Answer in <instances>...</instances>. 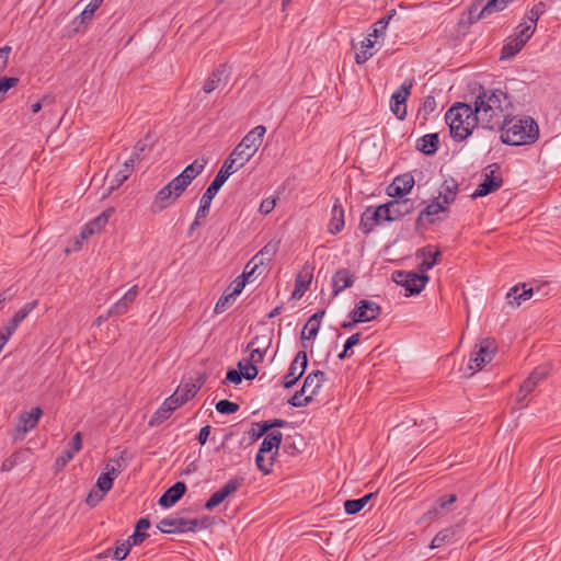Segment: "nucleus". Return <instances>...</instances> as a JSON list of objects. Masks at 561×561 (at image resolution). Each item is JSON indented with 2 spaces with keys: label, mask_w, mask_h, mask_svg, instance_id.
Listing matches in <instances>:
<instances>
[{
  "label": "nucleus",
  "mask_w": 561,
  "mask_h": 561,
  "mask_svg": "<svg viewBox=\"0 0 561 561\" xmlns=\"http://www.w3.org/2000/svg\"><path fill=\"white\" fill-rule=\"evenodd\" d=\"M473 108L476 112L473 118L478 119L483 128L495 130L503 126L505 118L510 117L513 111V96L501 88L485 89L480 84Z\"/></svg>",
  "instance_id": "nucleus-1"
},
{
  "label": "nucleus",
  "mask_w": 561,
  "mask_h": 561,
  "mask_svg": "<svg viewBox=\"0 0 561 561\" xmlns=\"http://www.w3.org/2000/svg\"><path fill=\"white\" fill-rule=\"evenodd\" d=\"M495 130L501 131V141L508 146L530 145L539 138V127L530 116H515L513 111L505 118L503 126Z\"/></svg>",
  "instance_id": "nucleus-2"
},
{
  "label": "nucleus",
  "mask_w": 561,
  "mask_h": 561,
  "mask_svg": "<svg viewBox=\"0 0 561 561\" xmlns=\"http://www.w3.org/2000/svg\"><path fill=\"white\" fill-rule=\"evenodd\" d=\"M474 116L473 105L463 102H456L447 110L445 122L454 140L463 141L472 134L474 127L480 124Z\"/></svg>",
  "instance_id": "nucleus-3"
},
{
  "label": "nucleus",
  "mask_w": 561,
  "mask_h": 561,
  "mask_svg": "<svg viewBox=\"0 0 561 561\" xmlns=\"http://www.w3.org/2000/svg\"><path fill=\"white\" fill-rule=\"evenodd\" d=\"M266 128L257 125L251 129L242 140L233 148L229 157L225 160L224 165H229L230 170L237 172L256 153L263 142Z\"/></svg>",
  "instance_id": "nucleus-4"
},
{
  "label": "nucleus",
  "mask_w": 561,
  "mask_h": 561,
  "mask_svg": "<svg viewBox=\"0 0 561 561\" xmlns=\"http://www.w3.org/2000/svg\"><path fill=\"white\" fill-rule=\"evenodd\" d=\"M233 170L229 169V165H221L220 170L216 174L213 182L209 184V186L206 188L205 193L203 194L201 198V204L198 207V217H207L209 214V208L213 198L217 195L221 186L225 184V182L228 180V178L233 174Z\"/></svg>",
  "instance_id": "nucleus-5"
},
{
  "label": "nucleus",
  "mask_w": 561,
  "mask_h": 561,
  "mask_svg": "<svg viewBox=\"0 0 561 561\" xmlns=\"http://www.w3.org/2000/svg\"><path fill=\"white\" fill-rule=\"evenodd\" d=\"M392 280L407 290V296H412L420 294L424 289L430 277L427 274L412 271H396L392 273Z\"/></svg>",
  "instance_id": "nucleus-6"
},
{
  "label": "nucleus",
  "mask_w": 561,
  "mask_h": 561,
  "mask_svg": "<svg viewBox=\"0 0 561 561\" xmlns=\"http://www.w3.org/2000/svg\"><path fill=\"white\" fill-rule=\"evenodd\" d=\"M497 351L494 339L485 337L476 345V350L471 353L469 360V369L477 371L481 370L488 363L493 359Z\"/></svg>",
  "instance_id": "nucleus-7"
},
{
  "label": "nucleus",
  "mask_w": 561,
  "mask_h": 561,
  "mask_svg": "<svg viewBox=\"0 0 561 561\" xmlns=\"http://www.w3.org/2000/svg\"><path fill=\"white\" fill-rule=\"evenodd\" d=\"M488 169H490V173L484 174L483 181L478 185L476 191L472 193V198L486 196L497 191L502 186L503 179L501 175L500 165L497 163H492L488 165Z\"/></svg>",
  "instance_id": "nucleus-8"
},
{
  "label": "nucleus",
  "mask_w": 561,
  "mask_h": 561,
  "mask_svg": "<svg viewBox=\"0 0 561 561\" xmlns=\"http://www.w3.org/2000/svg\"><path fill=\"white\" fill-rule=\"evenodd\" d=\"M244 483L243 477L231 478L218 491L213 493L206 501L204 507L207 511H213L215 507L224 503L228 497L233 495Z\"/></svg>",
  "instance_id": "nucleus-9"
},
{
  "label": "nucleus",
  "mask_w": 561,
  "mask_h": 561,
  "mask_svg": "<svg viewBox=\"0 0 561 561\" xmlns=\"http://www.w3.org/2000/svg\"><path fill=\"white\" fill-rule=\"evenodd\" d=\"M308 366V355L306 351H299L290 363L288 373L283 378V386L286 389L293 388L305 374Z\"/></svg>",
  "instance_id": "nucleus-10"
},
{
  "label": "nucleus",
  "mask_w": 561,
  "mask_h": 561,
  "mask_svg": "<svg viewBox=\"0 0 561 561\" xmlns=\"http://www.w3.org/2000/svg\"><path fill=\"white\" fill-rule=\"evenodd\" d=\"M412 82L404 81L401 87L393 92L390 99V108L398 119L403 121L407 117V100L411 94Z\"/></svg>",
  "instance_id": "nucleus-11"
},
{
  "label": "nucleus",
  "mask_w": 561,
  "mask_h": 561,
  "mask_svg": "<svg viewBox=\"0 0 561 561\" xmlns=\"http://www.w3.org/2000/svg\"><path fill=\"white\" fill-rule=\"evenodd\" d=\"M42 415L43 411L39 407H35L31 411L23 412L20 415L19 422L14 428L13 439L23 440L25 433L37 425Z\"/></svg>",
  "instance_id": "nucleus-12"
},
{
  "label": "nucleus",
  "mask_w": 561,
  "mask_h": 561,
  "mask_svg": "<svg viewBox=\"0 0 561 561\" xmlns=\"http://www.w3.org/2000/svg\"><path fill=\"white\" fill-rule=\"evenodd\" d=\"M103 0H91L85 9L77 15L70 23L69 36L85 30L87 25L92 21L94 12L102 5Z\"/></svg>",
  "instance_id": "nucleus-13"
},
{
  "label": "nucleus",
  "mask_w": 561,
  "mask_h": 561,
  "mask_svg": "<svg viewBox=\"0 0 561 561\" xmlns=\"http://www.w3.org/2000/svg\"><path fill=\"white\" fill-rule=\"evenodd\" d=\"M414 184L413 175L411 173H403L393 179L386 192L392 198H403L412 191Z\"/></svg>",
  "instance_id": "nucleus-14"
},
{
  "label": "nucleus",
  "mask_w": 561,
  "mask_h": 561,
  "mask_svg": "<svg viewBox=\"0 0 561 561\" xmlns=\"http://www.w3.org/2000/svg\"><path fill=\"white\" fill-rule=\"evenodd\" d=\"M356 280V275L345 267H341L332 275V295L336 297L343 290L352 287Z\"/></svg>",
  "instance_id": "nucleus-15"
},
{
  "label": "nucleus",
  "mask_w": 561,
  "mask_h": 561,
  "mask_svg": "<svg viewBox=\"0 0 561 561\" xmlns=\"http://www.w3.org/2000/svg\"><path fill=\"white\" fill-rule=\"evenodd\" d=\"M352 312L360 322H368L381 313V307L375 301L362 299L355 305Z\"/></svg>",
  "instance_id": "nucleus-16"
},
{
  "label": "nucleus",
  "mask_w": 561,
  "mask_h": 561,
  "mask_svg": "<svg viewBox=\"0 0 561 561\" xmlns=\"http://www.w3.org/2000/svg\"><path fill=\"white\" fill-rule=\"evenodd\" d=\"M186 491L187 486L185 482L178 481L163 492L158 501V504L163 508H170L184 496Z\"/></svg>",
  "instance_id": "nucleus-17"
},
{
  "label": "nucleus",
  "mask_w": 561,
  "mask_h": 561,
  "mask_svg": "<svg viewBox=\"0 0 561 561\" xmlns=\"http://www.w3.org/2000/svg\"><path fill=\"white\" fill-rule=\"evenodd\" d=\"M547 375L548 369L546 367H536L529 377L522 383L517 398L518 402H523L527 394H529L537 385L547 377Z\"/></svg>",
  "instance_id": "nucleus-18"
},
{
  "label": "nucleus",
  "mask_w": 561,
  "mask_h": 561,
  "mask_svg": "<svg viewBox=\"0 0 561 561\" xmlns=\"http://www.w3.org/2000/svg\"><path fill=\"white\" fill-rule=\"evenodd\" d=\"M230 76V68L226 64L216 67L208 79L205 81L203 91L210 93L220 87L222 82H227Z\"/></svg>",
  "instance_id": "nucleus-19"
},
{
  "label": "nucleus",
  "mask_w": 561,
  "mask_h": 561,
  "mask_svg": "<svg viewBox=\"0 0 561 561\" xmlns=\"http://www.w3.org/2000/svg\"><path fill=\"white\" fill-rule=\"evenodd\" d=\"M312 280V267L305 264L302 270L297 274L295 279V287L291 293V298L300 299L308 290Z\"/></svg>",
  "instance_id": "nucleus-20"
},
{
  "label": "nucleus",
  "mask_w": 561,
  "mask_h": 561,
  "mask_svg": "<svg viewBox=\"0 0 561 561\" xmlns=\"http://www.w3.org/2000/svg\"><path fill=\"white\" fill-rule=\"evenodd\" d=\"M176 199L178 197L173 195L172 190L167 184L154 195L153 202L151 204V211L153 214H159L171 206Z\"/></svg>",
  "instance_id": "nucleus-21"
},
{
  "label": "nucleus",
  "mask_w": 561,
  "mask_h": 561,
  "mask_svg": "<svg viewBox=\"0 0 561 561\" xmlns=\"http://www.w3.org/2000/svg\"><path fill=\"white\" fill-rule=\"evenodd\" d=\"M382 221L381 215L376 207H367L360 216L359 229L364 234L370 233L374 228Z\"/></svg>",
  "instance_id": "nucleus-22"
},
{
  "label": "nucleus",
  "mask_w": 561,
  "mask_h": 561,
  "mask_svg": "<svg viewBox=\"0 0 561 561\" xmlns=\"http://www.w3.org/2000/svg\"><path fill=\"white\" fill-rule=\"evenodd\" d=\"M157 528L163 534H184L186 533V518L165 517L157 524Z\"/></svg>",
  "instance_id": "nucleus-23"
},
{
  "label": "nucleus",
  "mask_w": 561,
  "mask_h": 561,
  "mask_svg": "<svg viewBox=\"0 0 561 561\" xmlns=\"http://www.w3.org/2000/svg\"><path fill=\"white\" fill-rule=\"evenodd\" d=\"M344 209L339 197H335L334 204L331 210V219L329 222L328 230L331 234H337L344 228Z\"/></svg>",
  "instance_id": "nucleus-24"
},
{
  "label": "nucleus",
  "mask_w": 561,
  "mask_h": 561,
  "mask_svg": "<svg viewBox=\"0 0 561 561\" xmlns=\"http://www.w3.org/2000/svg\"><path fill=\"white\" fill-rule=\"evenodd\" d=\"M442 255V252L436 249L433 251L431 245L419 249L416 251V257H423V262L420 264V273L426 274L436 263L437 259Z\"/></svg>",
  "instance_id": "nucleus-25"
},
{
  "label": "nucleus",
  "mask_w": 561,
  "mask_h": 561,
  "mask_svg": "<svg viewBox=\"0 0 561 561\" xmlns=\"http://www.w3.org/2000/svg\"><path fill=\"white\" fill-rule=\"evenodd\" d=\"M439 148L438 134H427L419 138L416 149L425 156H433Z\"/></svg>",
  "instance_id": "nucleus-26"
},
{
  "label": "nucleus",
  "mask_w": 561,
  "mask_h": 561,
  "mask_svg": "<svg viewBox=\"0 0 561 561\" xmlns=\"http://www.w3.org/2000/svg\"><path fill=\"white\" fill-rule=\"evenodd\" d=\"M325 381V374L322 370H313L310 374L307 375V377L304 380L302 389L305 391H310L311 399L313 396L318 394L320 388L322 387L323 382Z\"/></svg>",
  "instance_id": "nucleus-27"
},
{
  "label": "nucleus",
  "mask_w": 561,
  "mask_h": 561,
  "mask_svg": "<svg viewBox=\"0 0 561 561\" xmlns=\"http://www.w3.org/2000/svg\"><path fill=\"white\" fill-rule=\"evenodd\" d=\"M393 221L411 214L415 209V202L411 198H393L391 199Z\"/></svg>",
  "instance_id": "nucleus-28"
},
{
  "label": "nucleus",
  "mask_w": 561,
  "mask_h": 561,
  "mask_svg": "<svg viewBox=\"0 0 561 561\" xmlns=\"http://www.w3.org/2000/svg\"><path fill=\"white\" fill-rule=\"evenodd\" d=\"M280 241L279 240H271L267 242L257 254H255L251 260L250 264L253 262H257L259 264L263 265L265 262L270 263L273 257L276 255L279 249Z\"/></svg>",
  "instance_id": "nucleus-29"
},
{
  "label": "nucleus",
  "mask_w": 561,
  "mask_h": 561,
  "mask_svg": "<svg viewBox=\"0 0 561 561\" xmlns=\"http://www.w3.org/2000/svg\"><path fill=\"white\" fill-rule=\"evenodd\" d=\"M324 314L325 310L321 309L309 318L301 332L302 340H313L317 336L320 329V321Z\"/></svg>",
  "instance_id": "nucleus-30"
},
{
  "label": "nucleus",
  "mask_w": 561,
  "mask_h": 561,
  "mask_svg": "<svg viewBox=\"0 0 561 561\" xmlns=\"http://www.w3.org/2000/svg\"><path fill=\"white\" fill-rule=\"evenodd\" d=\"M526 39L522 36H510L501 49V59L513 58L525 46Z\"/></svg>",
  "instance_id": "nucleus-31"
},
{
  "label": "nucleus",
  "mask_w": 561,
  "mask_h": 561,
  "mask_svg": "<svg viewBox=\"0 0 561 561\" xmlns=\"http://www.w3.org/2000/svg\"><path fill=\"white\" fill-rule=\"evenodd\" d=\"M458 193V183L455 179L445 180L440 186L438 198L443 199V204L449 205L454 203Z\"/></svg>",
  "instance_id": "nucleus-32"
},
{
  "label": "nucleus",
  "mask_w": 561,
  "mask_h": 561,
  "mask_svg": "<svg viewBox=\"0 0 561 561\" xmlns=\"http://www.w3.org/2000/svg\"><path fill=\"white\" fill-rule=\"evenodd\" d=\"M377 493L370 492L365 494L364 496L359 499L354 500H346L344 502V511L347 515H354L359 513L368 503L369 501L376 496Z\"/></svg>",
  "instance_id": "nucleus-33"
},
{
  "label": "nucleus",
  "mask_w": 561,
  "mask_h": 561,
  "mask_svg": "<svg viewBox=\"0 0 561 561\" xmlns=\"http://www.w3.org/2000/svg\"><path fill=\"white\" fill-rule=\"evenodd\" d=\"M37 300L26 302L13 314L5 325L15 331L20 323L37 307Z\"/></svg>",
  "instance_id": "nucleus-34"
},
{
  "label": "nucleus",
  "mask_w": 561,
  "mask_h": 561,
  "mask_svg": "<svg viewBox=\"0 0 561 561\" xmlns=\"http://www.w3.org/2000/svg\"><path fill=\"white\" fill-rule=\"evenodd\" d=\"M208 160L206 158H199L188 164L180 174L185 176L191 184L205 169Z\"/></svg>",
  "instance_id": "nucleus-35"
},
{
  "label": "nucleus",
  "mask_w": 561,
  "mask_h": 561,
  "mask_svg": "<svg viewBox=\"0 0 561 561\" xmlns=\"http://www.w3.org/2000/svg\"><path fill=\"white\" fill-rule=\"evenodd\" d=\"M148 139L149 136H146L145 139H140L139 141L136 142L131 156L128 160H126V167H135L137 162L144 159L145 152L150 149Z\"/></svg>",
  "instance_id": "nucleus-36"
},
{
  "label": "nucleus",
  "mask_w": 561,
  "mask_h": 561,
  "mask_svg": "<svg viewBox=\"0 0 561 561\" xmlns=\"http://www.w3.org/2000/svg\"><path fill=\"white\" fill-rule=\"evenodd\" d=\"M376 42L373 41L369 36L366 37L360 44V50L355 54V62L357 65L365 64L369 58L374 56V51L371 50L375 46Z\"/></svg>",
  "instance_id": "nucleus-37"
},
{
  "label": "nucleus",
  "mask_w": 561,
  "mask_h": 561,
  "mask_svg": "<svg viewBox=\"0 0 561 561\" xmlns=\"http://www.w3.org/2000/svg\"><path fill=\"white\" fill-rule=\"evenodd\" d=\"M436 100L433 95L423 99L422 105L417 111V118H422V125L428 119V116L436 110Z\"/></svg>",
  "instance_id": "nucleus-38"
},
{
  "label": "nucleus",
  "mask_w": 561,
  "mask_h": 561,
  "mask_svg": "<svg viewBox=\"0 0 561 561\" xmlns=\"http://www.w3.org/2000/svg\"><path fill=\"white\" fill-rule=\"evenodd\" d=\"M122 170H118L113 180L111 181L110 187L107 190V194H111L113 191L117 190L131 174L135 167H126V162L123 165Z\"/></svg>",
  "instance_id": "nucleus-39"
},
{
  "label": "nucleus",
  "mask_w": 561,
  "mask_h": 561,
  "mask_svg": "<svg viewBox=\"0 0 561 561\" xmlns=\"http://www.w3.org/2000/svg\"><path fill=\"white\" fill-rule=\"evenodd\" d=\"M511 0H488L485 5L480 10L478 18H485L494 12L503 11Z\"/></svg>",
  "instance_id": "nucleus-40"
},
{
  "label": "nucleus",
  "mask_w": 561,
  "mask_h": 561,
  "mask_svg": "<svg viewBox=\"0 0 561 561\" xmlns=\"http://www.w3.org/2000/svg\"><path fill=\"white\" fill-rule=\"evenodd\" d=\"M397 15V11L394 9L388 11V13L378 20L375 23V27L373 32L369 34V37L378 38L379 36L385 34V31L387 26L389 25V22Z\"/></svg>",
  "instance_id": "nucleus-41"
},
{
  "label": "nucleus",
  "mask_w": 561,
  "mask_h": 561,
  "mask_svg": "<svg viewBox=\"0 0 561 561\" xmlns=\"http://www.w3.org/2000/svg\"><path fill=\"white\" fill-rule=\"evenodd\" d=\"M448 208L443 202L434 201L431 204H428L423 210H421V216H425L427 218L428 224H434L435 218L434 216L446 211Z\"/></svg>",
  "instance_id": "nucleus-42"
},
{
  "label": "nucleus",
  "mask_w": 561,
  "mask_h": 561,
  "mask_svg": "<svg viewBox=\"0 0 561 561\" xmlns=\"http://www.w3.org/2000/svg\"><path fill=\"white\" fill-rule=\"evenodd\" d=\"M115 209L110 207L98 215L94 219L89 221L88 224L92 227L95 232L101 231L105 225L108 222L110 217L114 214Z\"/></svg>",
  "instance_id": "nucleus-43"
},
{
  "label": "nucleus",
  "mask_w": 561,
  "mask_h": 561,
  "mask_svg": "<svg viewBox=\"0 0 561 561\" xmlns=\"http://www.w3.org/2000/svg\"><path fill=\"white\" fill-rule=\"evenodd\" d=\"M188 185V180H185V176H182L181 174L168 183V186L172 190L173 195H175L178 198L185 192Z\"/></svg>",
  "instance_id": "nucleus-44"
},
{
  "label": "nucleus",
  "mask_w": 561,
  "mask_h": 561,
  "mask_svg": "<svg viewBox=\"0 0 561 561\" xmlns=\"http://www.w3.org/2000/svg\"><path fill=\"white\" fill-rule=\"evenodd\" d=\"M172 412L169 411L167 407L162 403L160 408L151 415L148 425L150 427H156L161 425L164 421H167L171 416Z\"/></svg>",
  "instance_id": "nucleus-45"
},
{
  "label": "nucleus",
  "mask_w": 561,
  "mask_h": 561,
  "mask_svg": "<svg viewBox=\"0 0 561 561\" xmlns=\"http://www.w3.org/2000/svg\"><path fill=\"white\" fill-rule=\"evenodd\" d=\"M131 543L129 540L121 541L116 540L115 549H113L112 558L116 561H123L129 554Z\"/></svg>",
  "instance_id": "nucleus-46"
},
{
  "label": "nucleus",
  "mask_w": 561,
  "mask_h": 561,
  "mask_svg": "<svg viewBox=\"0 0 561 561\" xmlns=\"http://www.w3.org/2000/svg\"><path fill=\"white\" fill-rule=\"evenodd\" d=\"M454 530L451 528H444L438 531L435 537L432 539L430 548L436 549L442 547L445 542L449 541L454 536Z\"/></svg>",
  "instance_id": "nucleus-47"
},
{
  "label": "nucleus",
  "mask_w": 561,
  "mask_h": 561,
  "mask_svg": "<svg viewBox=\"0 0 561 561\" xmlns=\"http://www.w3.org/2000/svg\"><path fill=\"white\" fill-rule=\"evenodd\" d=\"M255 465L263 474H268L272 472L273 456H270L268 459H266L265 454L257 450Z\"/></svg>",
  "instance_id": "nucleus-48"
},
{
  "label": "nucleus",
  "mask_w": 561,
  "mask_h": 561,
  "mask_svg": "<svg viewBox=\"0 0 561 561\" xmlns=\"http://www.w3.org/2000/svg\"><path fill=\"white\" fill-rule=\"evenodd\" d=\"M162 403L169 409L170 412L173 413L176 409L181 408L186 402L185 399L180 396V389H176V391L169 396Z\"/></svg>",
  "instance_id": "nucleus-49"
},
{
  "label": "nucleus",
  "mask_w": 561,
  "mask_h": 561,
  "mask_svg": "<svg viewBox=\"0 0 561 561\" xmlns=\"http://www.w3.org/2000/svg\"><path fill=\"white\" fill-rule=\"evenodd\" d=\"M305 393L306 391L302 388L299 391H296L294 396L290 399H288V404L294 408L307 407L312 400L311 396H306L302 398Z\"/></svg>",
  "instance_id": "nucleus-50"
},
{
  "label": "nucleus",
  "mask_w": 561,
  "mask_h": 561,
  "mask_svg": "<svg viewBox=\"0 0 561 561\" xmlns=\"http://www.w3.org/2000/svg\"><path fill=\"white\" fill-rule=\"evenodd\" d=\"M239 404L228 399H221L216 403V411L220 414H233L239 410Z\"/></svg>",
  "instance_id": "nucleus-51"
},
{
  "label": "nucleus",
  "mask_w": 561,
  "mask_h": 561,
  "mask_svg": "<svg viewBox=\"0 0 561 561\" xmlns=\"http://www.w3.org/2000/svg\"><path fill=\"white\" fill-rule=\"evenodd\" d=\"M257 340V336L254 337V340L252 342H250L247 346V350L248 351H251L250 352V358L248 359L249 362L253 363V364H257V363H261L264 358V355L266 353V350H267V346L263 350L261 348H252V346L255 344V341Z\"/></svg>",
  "instance_id": "nucleus-52"
},
{
  "label": "nucleus",
  "mask_w": 561,
  "mask_h": 561,
  "mask_svg": "<svg viewBox=\"0 0 561 561\" xmlns=\"http://www.w3.org/2000/svg\"><path fill=\"white\" fill-rule=\"evenodd\" d=\"M209 518L206 516L203 518L186 519V533H195L198 529L209 527Z\"/></svg>",
  "instance_id": "nucleus-53"
},
{
  "label": "nucleus",
  "mask_w": 561,
  "mask_h": 561,
  "mask_svg": "<svg viewBox=\"0 0 561 561\" xmlns=\"http://www.w3.org/2000/svg\"><path fill=\"white\" fill-rule=\"evenodd\" d=\"M114 484V477H111L107 473H101L100 477L96 480L95 486L103 492V494H106Z\"/></svg>",
  "instance_id": "nucleus-54"
},
{
  "label": "nucleus",
  "mask_w": 561,
  "mask_h": 561,
  "mask_svg": "<svg viewBox=\"0 0 561 561\" xmlns=\"http://www.w3.org/2000/svg\"><path fill=\"white\" fill-rule=\"evenodd\" d=\"M19 83L16 77H1L0 78V102L4 100V94Z\"/></svg>",
  "instance_id": "nucleus-55"
},
{
  "label": "nucleus",
  "mask_w": 561,
  "mask_h": 561,
  "mask_svg": "<svg viewBox=\"0 0 561 561\" xmlns=\"http://www.w3.org/2000/svg\"><path fill=\"white\" fill-rule=\"evenodd\" d=\"M236 297L232 296L230 293L225 291L224 295L218 299V301L215 305L214 312L215 313H221L225 310L228 309V307L231 305L232 300Z\"/></svg>",
  "instance_id": "nucleus-56"
},
{
  "label": "nucleus",
  "mask_w": 561,
  "mask_h": 561,
  "mask_svg": "<svg viewBox=\"0 0 561 561\" xmlns=\"http://www.w3.org/2000/svg\"><path fill=\"white\" fill-rule=\"evenodd\" d=\"M264 439L275 447L274 455H278V450L283 440V434L279 431H268Z\"/></svg>",
  "instance_id": "nucleus-57"
},
{
  "label": "nucleus",
  "mask_w": 561,
  "mask_h": 561,
  "mask_svg": "<svg viewBox=\"0 0 561 561\" xmlns=\"http://www.w3.org/2000/svg\"><path fill=\"white\" fill-rule=\"evenodd\" d=\"M178 389H180V396L183 399H185V402L193 399L198 391V387H196V383H190V382H187L183 386H180Z\"/></svg>",
  "instance_id": "nucleus-58"
},
{
  "label": "nucleus",
  "mask_w": 561,
  "mask_h": 561,
  "mask_svg": "<svg viewBox=\"0 0 561 561\" xmlns=\"http://www.w3.org/2000/svg\"><path fill=\"white\" fill-rule=\"evenodd\" d=\"M21 455H22L21 451H15L11 456L5 458L2 461L1 471L2 472H8V471L12 470L19 463Z\"/></svg>",
  "instance_id": "nucleus-59"
},
{
  "label": "nucleus",
  "mask_w": 561,
  "mask_h": 561,
  "mask_svg": "<svg viewBox=\"0 0 561 561\" xmlns=\"http://www.w3.org/2000/svg\"><path fill=\"white\" fill-rule=\"evenodd\" d=\"M75 453L70 448H66L55 460V467L60 470L67 466V463L73 458Z\"/></svg>",
  "instance_id": "nucleus-60"
},
{
  "label": "nucleus",
  "mask_w": 561,
  "mask_h": 561,
  "mask_svg": "<svg viewBox=\"0 0 561 561\" xmlns=\"http://www.w3.org/2000/svg\"><path fill=\"white\" fill-rule=\"evenodd\" d=\"M378 209V213L381 215V219L387 222L393 221V213H392V204L391 201H388L385 204H381L376 207Z\"/></svg>",
  "instance_id": "nucleus-61"
},
{
  "label": "nucleus",
  "mask_w": 561,
  "mask_h": 561,
  "mask_svg": "<svg viewBox=\"0 0 561 561\" xmlns=\"http://www.w3.org/2000/svg\"><path fill=\"white\" fill-rule=\"evenodd\" d=\"M254 425L257 426V431H255L254 428L249 431V435L252 440H257L262 436L266 435L270 431L268 425H266V422L264 421L256 422L254 423Z\"/></svg>",
  "instance_id": "nucleus-62"
},
{
  "label": "nucleus",
  "mask_w": 561,
  "mask_h": 561,
  "mask_svg": "<svg viewBox=\"0 0 561 561\" xmlns=\"http://www.w3.org/2000/svg\"><path fill=\"white\" fill-rule=\"evenodd\" d=\"M545 11L546 4L543 2H538L530 9V11L527 14V18L529 19L530 22L536 24L539 18L545 13Z\"/></svg>",
  "instance_id": "nucleus-63"
},
{
  "label": "nucleus",
  "mask_w": 561,
  "mask_h": 561,
  "mask_svg": "<svg viewBox=\"0 0 561 561\" xmlns=\"http://www.w3.org/2000/svg\"><path fill=\"white\" fill-rule=\"evenodd\" d=\"M457 501L456 494H444L439 496L435 503L440 510H448Z\"/></svg>",
  "instance_id": "nucleus-64"
}]
</instances>
